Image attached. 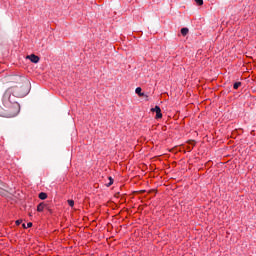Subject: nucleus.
<instances>
[{
	"instance_id": "1",
	"label": "nucleus",
	"mask_w": 256,
	"mask_h": 256,
	"mask_svg": "<svg viewBox=\"0 0 256 256\" xmlns=\"http://www.w3.org/2000/svg\"><path fill=\"white\" fill-rule=\"evenodd\" d=\"M10 83L13 85L6 90L2 98L3 108L0 117H17L21 111L17 97H25L31 91V83L21 76L13 77Z\"/></svg>"
},
{
	"instance_id": "2",
	"label": "nucleus",
	"mask_w": 256,
	"mask_h": 256,
	"mask_svg": "<svg viewBox=\"0 0 256 256\" xmlns=\"http://www.w3.org/2000/svg\"><path fill=\"white\" fill-rule=\"evenodd\" d=\"M152 113H156V119H161L163 114L161 113V108L159 106H155L151 109Z\"/></svg>"
},
{
	"instance_id": "3",
	"label": "nucleus",
	"mask_w": 256,
	"mask_h": 256,
	"mask_svg": "<svg viewBox=\"0 0 256 256\" xmlns=\"http://www.w3.org/2000/svg\"><path fill=\"white\" fill-rule=\"evenodd\" d=\"M27 59H30V61L32 63H39V56H37L35 54H31V55L27 56Z\"/></svg>"
},
{
	"instance_id": "4",
	"label": "nucleus",
	"mask_w": 256,
	"mask_h": 256,
	"mask_svg": "<svg viewBox=\"0 0 256 256\" xmlns=\"http://www.w3.org/2000/svg\"><path fill=\"white\" fill-rule=\"evenodd\" d=\"M46 207H47V204H45L44 202H41L40 204H38V206H37L38 213L43 212L44 209H46Z\"/></svg>"
},
{
	"instance_id": "5",
	"label": "nucleus",
	"mask_w": 256,
	"mask_h": 256,
	"mask_svg": "<svg viewBox=\"0 0 256 256\" xmlns=\"http://www.w3.org/2000/svg\"><path fill=\"white\" fill-rule=\"evenodd\" d=\"M7 190H5V183L0 180V195H5Z\"/></svg>"
},
{
	"instance_id": "6",
	"label": "nucleus",
	"mask_w": 256,
	"mask_h": 256,
	"mask_svg": "<svg viewBox=\"0 0 256 256\" xmlns=\"http://www.w3.org/2000/svg\"><path fill=\"white\" fill-rule=\"evenodd\" d=\"M141 91H142L141 87H137L136 90H135L136 95H139V97H146L147 98V95H145V93H142Z\"/></svg>"
},
{
	"instance_id": "7",
	"label": "nucleus",
	"mask_w": 256,
	"mask_h": 256,
	"mask_svg": "<svg viewBox=\"0 0 256 256\" xmlns=\"http://www.w3.org/2000/svg\"><path fill=\"white\" fill-rule=\"evenodd\" d=\"M39 199H41L42 201H45V199H47V193L41 192L39 194Z\"/></svg>"
},
{
	"instance_id": "8",
	"label": "nucleus",
	"mask_w": 256,
	"mask_h": 256,
	"mask_svg": "<svg viewBox=\"0 0 256 256\" xmlns=\"http://www.w3.org/2000/svg\"><path fill=\"white\" fill-rule=\"evenodd\" d=\"M23 229H29L30 227H33V223L28 222L27 224H22Z\"/></svg>"
},
{
	"instance_id": "9",
	"label": "nucleus",
	"mask_w": 256,
	"mask_h": 256,
	"mask_svg": "<svg viewBox=\"0 0 256 256\" xmlns=\"http://www.w3.org/2000/svg\"><path fill=\"white\" fill-rule=\"evenodd\" d=\"M187 33H189V28H182L181 29V34L183 35V37H185V35H187Z\"/></svg>"
},
{
	"instance_id": "10",
	"label": "nucleus",
	"mask_w": 256,
	"mask_h": 256,
	"mask_svg": "<svg viewBox=\"0 0 256 256\" xmlns=\"http://www.w3.org/2000/svg\"><path fill=\"white\" fill-rule=\"evenodd\" d=\"M241 87V82H236V83H234V85H233V88L234 89H239Z\"/></svg>"
},
{
	"instance_id": "11",
	"label": "nucleus",
	"mask_w": 256,
	"mask_h": 256,
	"mask_svg": "<svg viewBox=\"0 0 256 256\" xmlns=\"http://www.w3.org/2000/svg\"><path fill=\"white\" fill-rule=\"evenodd\" d=\"M109 183L107 184V187H111L113 185V178L109 177Z\"/></svg>"
},
{
	"instance_id": "12",
	"label": "nucleus",
	"mask_w": 256,
	"mask_h": 256,
	"mask_svg": "<svg viewBox=\"0 0 256 256\" xmlns=\"http://www.w3.org/2000/svg\"><path fill=\"white\" fill-rule=\"evenodd\" d=\"M68 205H69L70 207H73V206L75 205V201H73V200H68Z\"/></svg>"
},
{
	"instance_id": "13",
	"label": "nucleus",
	"mask_w": 256,
	"mask_h": 256,
	"mask_svg": "<svg viewBox=\"0 0 256 256\" xmlns=\"http://www.w3.org/2000/svg\"><path fill=\"white\" fill-rule=\"evenodd\" d=\"M195 3H197V5H203V0H195Z\"/></svg>"
},
{
	"instance_id": "14",
	"label": "nucleus",
	"mask_w": 256,
	"mask_h": 256,
	"mask_svg": "<svg viewBox=\"0 0 256 256\" xmlns=\"http://www.w3.org/2000/svg\"><path fill=\"white\" fill-rule=\"evenodd\" d=\"M21 223H23V220H17L16 221V225H20Z\"/></svg>"
},
{
	"instance_id": "15",
	"label": "nucleus",
	"mask_w": 256,
	"mask_h": 256,
	"mask_svg": "<svg viewBox=\"0 0 256 256\" xmlns=\"http://www.w3.org/2000/svg\"><path fill=\"white\" fill-rule=\"evenodd\" d=\"M190 145H193V147H194L195 142L194 141H190Z\"/></svg>"
}]
</instances>
